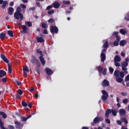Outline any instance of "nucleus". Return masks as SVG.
Masks as SVG:
<instances>
[{
    "instance_id": "nucleus-1",
    "label": "nucleus",
    "mask_w": 129,
    "mask_h": 129,
    "mask_svg": "<svg viewBox=\"0 0 129 129\" xmlns=\"http://www.w3.org/2000/svg\"><path fill=\"white\" fill-rule=\"evenodd\" d=\"M21 13H22V8L20 7H18L16 9V12L14 13V18L16 20H20V22H22L23 19H24V16Z\"/></svg>"
},
{
    "instance_id": "nucleus-2",
    "label": "nucleus",
    "mask_w": 129,
    "mask_h": 129,
    "mask_svg": "<svg viewBox=\"0 0 129 129\" xmlns=\"http://www.w3.org/2000/svg\"><path fill=\"white\" fill-rule=\"evenodd\" d=\"M36 52L37 54H39L40 55L39 56V60L42 65H45L46 64V61L44 58V54H43V51H42L40 49H37Z\"/></svg>"
},
{
    "instance_id": "nucleus-3",
    "label": "nucleus",
    "mask_w": 129,
    "mask_h": 129,
    "mask_svg": "<svg viewBox=\"0 0 129 129\" xmlns=\"http://www.w3.org/2000/svg\"><path fill=\"white\" fill-rule=\"evenodd\" d=\"M30 61L33 65H37V67H41V63L40 61H39V59H37V57H36L35 55L31 56Z\"/></svg>"
},
{
    "instance_id": "nucleus-4",
    "label": "nucleus",
    "mask_w": 129,
    "mask_h": 129,
    "mask_svg": "<svg viewBox=\"0 0 129 129\" xmlns=\"http://www.w3.org/2000/svg\"><path fill=\"white\" fill-rule=\"evenodd\" d=\"M51 34H58L59 32V29L56 26H51L49 28Z\"/></svg>"
},
{
    "instance_id": "nucleus-5",
    "label": "nucleus",
    "mask_w": 129,
    "mask_h": 129,
    "mask_svg": "<svg viewBox=\"0 0 129 129\" xmlns=\"http://www.w3.org/2000/svg\"><path fill=\"white\" fill-rule=\"evenodd\" d=\"M102 93L103 95L101 97V99L103 101H105V100L108 98V93H107L104 90L102 91Z\"/></svg>"
},
{
    "instance_id": "nucleus-6",
    "label": "nucleus",
    "mask_w": 129,
    "mask_h": 129,
    "mask_svg": "<svg viewBox=\"0 0 129 129\" xmlns=\"http://www.w3.org/2000/svg\"><path fill=\"white\" fill-rule=\"evenodd\" d=\"M102 120H103L102 117H96L94 119L93 122L92 123V125H94V124L98 123V122L102 121Z\"/></svg>"
},
{
    "instance_id": "nucleus-7",
    "label": "nucleus",
    "mask_w": 129,
    "mask_h": 129,
    "mask_svg": "<svg viewBox=\"0 0 129 129\" xmlns=\"http://www.w3.org/2000/svg\"><path fill=\"white\" fill-rule=\"evenodd\" d=\"M15 124L16 128L17 129H22L24 127V123L19 121H16L15 122Z\"/></svg>"
},
{
    "instance_id": "nucleus-8",
    "label": "nucleus",
    "mask_w": 129,
    "mask_h": 129,
    "mask_svg": "<svg viewBox=\"0 0 129 129\" xmlns=\"http://www.w3.org/2000/svg\"><path fill=\"white\" fill-rule=\"evenodd\" d=\"M44 72L47 75H53V71L50 68H47L45 69Z\"/></svg>"
},
{
    "instance_id": "nucleus-9",
    "label": "nucleus",
    "mask_w": 129,
    "mask_h": 129,
    "mask_svg": "<svg viewBox=\"0 0 129 129\" xmlns=\"http://www.w3.org/2000/svg\"><path fill=\"white\" fill-rule=\"evenodd\" d=\"M21 27L23 29V30L20 31L21 33L22 34H25L27 33V31L29 30V28H28L26 25H22Z\"/></svg>"
},
{
    "instance_id": "nucleus-10",
    "label": "nucleus",
    "mask_w": 129,
    "mask_h": 129,
    "mask_svg": "<svg viewBox=\"0 0 129 129\" xmlns=\"http://www.w3.org/2000/svg\"><path fill=\"white\" fill-rule=\"evenodd\" d=\"M0 5H2V9H6V7H7V5H8V1H4V0H0Z\"/></svg>"
},
{
    "instance_id": "nucleus-11",
    "label": "nucleus",
    "mask_w": 129,
    "mask_h": 129,
    "mask_svg": "<svg viewBox=\"0 0 129 129\" xmlns=\"http://www.w3.org/2000/svg\"><path fill=\"white\" fill-rule=\"evenodd\" d=\"M1 59H2V60H3L4 62H5V63H7V64L9 63V59H8V58H7V56H6L5 54H1Z\"/></svg>"
},
{
    "instance_id": "nucleus-12",
    "label": "nucleus",
    "mask_w": 129,
    "mask_h": 129,
    "mask_svg": "<svg viewBox=\"0 0 129 129\" xmlns=\"http://www.w3.org/2000/svg\"><path fill=\"white\" fill-rule=\"evenodd\" d=\"M1 59H2V60H3L4 62H5V63H7V64L9 63V59H8V58H7V56H6L5 54H1Z\"/></svg>"
},
{
    "instance_id": "nucleus-13",
    "label": "nucleus",
    "mask_w": 129,
    "mask_h": 129,
    "mask_svg": "<svg viewBox=\"0 0 129 129\" xmlns=\"http://www.w3.org/2000/svg\"><path fill=\"white\" fill-rule=\"evenodd\" d=\"M106 59V55L104 52H101V61L103 62Z\"/></svg>"
},
{
    "instance_id": "nucleus-14",
    "label": "nucleus",
    "mask_w": 129,
    "mask_h": 129,
    "mask_svg": "<svg viewBox=\"0 0 129 129\" xmlns=\"http://www.w3.org/2000/svg\"><path fill=\"white\" fill-rule=\"evenodd\" d=\"M102 85L103 87L105 86H109V82L107 80H104L102 82Z\"/></svg>"
},
{
    "instance_id": "nucleus-15",
    "label": "nucleus",
    "mask_w": 129,
    "mask_h": 129,
    "mask_svg": "<svg viewBox=\"0 0 129 129\" xmlns=\"http://www.w3.org/2000/svg\"><path fill=\"white\" fill-rule=\"evenodd\" d=\"M119 114L121 116L125 115L126 114V111L124 109H120L119 110Z\"/></svg>"
},
{
    "instance_id": "nucleus-16",
    "label": "nucleus",
    "mask_w": 129,
    "mask_h": 129,
    "mask_svg": "<svg viewBox=\"0 0 129 129\" xmlns=\"http://www.w3.org/2000/svg\"><path fill=\"white\" fill-rule=\"evenodd\" d=\"M111 113V109H108L106 110L105 112V117H107V118H108L109 117V114Z\"/></svg>"
},
{
    "instance_id": "nucleus-17",
    "label": "nucleus",
    "mask_w": 129,
    "mask_h": 129,
    "mask_svg": "<svg viewBox=\"0 0 129 129\" xmlns=\"http://www.w3.org/2000/svg\"><path fill=\"white\" fill-rule=\"evenodd\" d=\"M8 13L10 16H12L14 14V8L13 7H9L8 9Z\"/></svg>"
},
{
    "instance_id": "nucleus-18",
    "label": "nucleus",
    "mask_w": 129,
    "mask_h": 129,
    "mask_svg": "<svg viewBox=\"0 0 129 129\" xmlns=\"http://www.w3.org/2000/svg\"><path fill=\"white\" fill-rule=\"evenodd\" d=\"M36 40L37 43H44L45 42V40L42 37H36Z\"/></svg>"
},
{
    "instance_id": "nucleus-19",
    "label": "nucleus",
    "mask_w": 129,
    "mask_h": 129,
    "mask_svg": "<svg viewBox=\"0 0 129 129\" xmlns=\"http://www.w3.org/2000/svg\"><path fill=\"white\" fill-rule=\"evenodd\" d=\"M7 75V72L6 71L2 70L0 71V78H3L4 76H6Z\"/></svg>"
},
{
    "instance_id": "nucleus-20",
    "label": "nucleus",
    "mask_w": 129,
    "mask_h": 129,
    "mask_svg": "<svg viewBox=\"0 0 129 129\" xmlns=\"http://www.w3.org/2000/svg\"><path fill=\"white\" fill-rule=\"evenodd\" d=\"M52 7H53L54 9H59V8H60V4H59V3H57L56 2H54L52 4Z\"/></svg>"
},
{
    "instance_id": "nucleus-21",
    "label": "nucleus",
    "mask_w": 129,
    "mask_h": 129,
    "mask_svg": "<svg viewBox=\"0 0 129 129\" xmlns=\"http://www.w3.org/2000/svg\"><path fill=\"white\" fill-rule=\"evenodd\" d=\"M119 73H120V71L116 70L114 72V75L115 76L116 78H118L119 77Z\"/></svg>"
},
{
    "instance_id": "nucleus-22",
    "label": "nucleus",
    "mask_w": 129,
    "mask_h": 129,
    "mask_svg": "<svg viewBox=\"0 0 129 129\" xmlns=\"http://www.w3.org/2000/svg\"><path fill=\"white\" fill-rule=\"evenodd\" d=\"M121 61V58L119 55H116L114 59V62H120Z\"/></svg>"
},
{
    "instance_id": "nucleus-23",
    "label": "nucleus",
    "mask_w": 129,
    "mask_h": 129,
    "mask_svg": "<svg viewBox=\"0 0 129 129\" xmlns=\"http://www.w3.org/2000/svg\"><path fill=\"white\" fill-rule=\"evenodd\" d=\"M6 33H1L0 34V39L2 40V41H4L6 39Z\"/></svg>"
},
{
    "instance_id": "nucleus-24",
    "label": "nucleus",
    "mask_w": 129,
    "mask_h": 129,
    "mask_svg": "<svg viewBox=\"0 0 129 129\" xmlns=\"http://www.w3.org/2000/svg\"><path fill=\"white\" fill-rule=\"evenodd\" d=\"M111 113H112L113 116H116V115L117 114V110L112 109H111Z\"/></svg>"
},
{
    "instance_id": "nucleus-25",
    "label": "nucleus",
    "mask_w": 129,
    "mask_h": 129,
    "mask_svg": "<svg viewBox=\"0 0 129 129\" xmlns=\"http://www.w3.org/2000/svg\"><path fill=\"white\" fill-rule=\"evenodd\" d=\"M41 67H38V65L35 68V70L37 73L39 75H40V74L41 73V69H40Z\"/></svg>"
},
{
    "instance_id": "nucleus-26",
    "label": "nucleus",
    "mask_w": 129,
    "mask_h": 129,
    "mask_svg": "<svg viewBox=\"0 0 129 129\" xmlns=\"http://www.w3.org/2000/svg\"><path fill=\"white\" fill-rule=\"evenodd\" d=\"M121 67H127L128 66V62L126 61H123L121 63Z\"/></svg>"
},
{
    "instance_id": "nucleus-27",
    "label": "nucleus",
    "mask_w": 129,
    "mask_h": 129,
    "mask_svg": "<svg viewBox=\"0 0 129 129\" xmlns=\"http://www.w3.org/2000/svg\"><path fill=\"white\" fill-rule=\"evenodd\" d=\"M0 127L1 129H8L5 127V126L4 125V121H3V120H2V119L1 118H0Z\"/></svg>"
},
{
    "instance_id": "nucleus-28",
    "label": "nucleus",
    "mask_w": 129,
    "mask_h": 129,
    "mask_svg": "<svg viewBox=\"0 0 129 129\" xmlns=\"http://www.w3.org/2000/svg\"><path fill=\"white\" fill-rule=\"evenodd\" d=\"M121 121L125 123V124H127L128 123V121H127V119H126V117H124L121 118Z\"/></svg>"
},
{
    "instance_id": "nucleus-29",
    "label": "nucleus",
    "mask_w": 129,
    "mask_h": 129,
    "mask_svg": "<svg viewBox=\"0 0 129 129\" xmlns=\"http://www.w3.org/2000/svg\"><path fill=\"white\" fill-rule=\"evenodd\" d=\"M108 47H109L108 41H106L103 45V48H104L105 49H107V48H108Z\"/></svg>"
},
{
    "instance_id": "nucleus-30",
    "label": "nucleus",
    "mask_w": 129,
    "mask_h": 129,
    "mask_svg": "<svg viewBox=\"0 0 129 129\" xmlns=\"http://www.w3.org/2000/svg\"><path fill=\"white\" fill-rule=\"evenodd\" d=\"M0 114L2 115V116L3 117V118H7V117H8L7 114H6V113H5L4 112L1 111Z\"/></svg>"
},
{
    "instance_id": "nucleus-31",
    "label": "nucleus",
    "mask_w": 129,
    "mask_h": 129,
    "mask_svg": "<svg viewBox=\"0 0 129 129\" xmlns=\"http://www.w3.org/2000/svg\"><path fill=\"white\" fill-rule=\"evenodd\" d=\"M116 82H118V83H120L123 81V79L119 77L118 78H116Z\"/></svg>"
},
{
    "instance_id": "nucleus-32",
    "label": "nucleus",
    "mask_w": 129,
    "mask_h": 129,
    "mask_svg": "<svg viewBox=\"0 0 129 129\" xmlns=\"http://www.w3.org/2000/svg\"><path fill=\"white\" fill-rule=\"evenodd\" d=\"M126 44V41L124 40H121L119 42L120 46H124Z\"/></svg>"
},
{
    "instance_id": "nucleus-33",
    "label": "nucleus",
    "mask_w": 129,
    "mask_h": 129,
    "mask_svg": "<svg viewBox=\"0 0 129 129\" xmlns=\"http://www.w3.org/2000/svg\"><path fill=\"white\" fill-rule=\"evenodd\" d=\"M120 33L122 35H125V34L127 33V31H126V30H125L121 29H120Z\"/></svg>"
},
{
    "instance_id": "nucleus-34",
    "label": "nucleus",
    "mask_w": 129,
    "mask_h": 129,
    "mask_svg": "<svg viewBox=\"0 0 129 129\" xmlns=\"http://www.w3.org/2000/svg\"><path fill=\"white\" fill-rule=\"evenodd\" d=\"M8 34L10 36V37H11L12 38H13V37H14V33H13L12 31L8 30Z\"/></svg>"
},
{
    "instance_id": "nucleus-35",
    "label": "nucleus",
    "mask_w": 129,
    "mask_h": 129,
    "mask_svg": "<svg viewBox=\"0 0 129 129\" xmlns=\"http://www.w3.org/2000/svg\"><path fill=\"white\" fill-rule=\"evenodd\" d=\"M121 69L122 71H124V73L127 74V68H126L125 67H121Z\"/></svg>"
},
{
    "instance_id": "nucleus-36",
    "label": "nucleus",
    "mask_w": 129,
    "mask_h": 129,
    "mask_svg": "<svg viewBox=\"0 0 129 129\" xmlns=\"http://www.w3.org/2000/svg\"><path fill=\"white\" fill-rule=\"evenodd\" d=\"M25 25H26V26H28V27H32V26H33V24H32V22H31V21L25 22Z\"/></svg>"
},
{
    "instance_id": "nucleus-37",
    "label": "nucleus",
    "mask_w": 129,
    "mask_h": 129,
    "mask_svg": "<svg viewBox=\"0 0 129 129\" xmlns=\"http://www.w3.org/2000/svg\"><path fill=\"white\" fill-rule=\"evenodd\" d=\"M23 71L25 72H30V70H29V68H28V67L25 66L23 67Z\"/></svg>"
},
{
    "instance_id": "nucleus-38",
    "label": "nucleus",
    "mask_w": 129,
    "mask_h": 129,
    "mask_svg": "<svg viewBox=\"0 0 129 129\" xmlns=\"http://www.w3.org/2000/svg\"><path fill=\"white\" fill-rule=\"evenodd\" d=\"M8 71L10 74H12V66L8 64Z\"/></svg>"
},
{
    "instance_id": "nucleus-39",
    "label": "nucleus",
    "mask_w": 129,
    "mask_h": 129,
    "mask_svg": "<svg viewBox=\"0 0 129 129\" xmlns=\"http://www.w3.org/2000/svg\"><path fill=\"white\" fill-rule=\"evenodd\" d=\"M119 76H120V78H123L124 77V73L123 72H120Z\"/></svg>"
},
{
    "instance_id": "nucleus-40",
    "label": "nucleus",
    "mask_w": 129,
    "mask_h": 129,
    "mask_svg": "<svg viewBox=\"0 0 129 129\" xmlns=\"http://www.w3.org/2000/svg\"><path fill=\"white\" fill-rule=\"evenodd\" d=\"M98 71L101 73L102 71H103V68H102L101 66H98L97 67Z\"/></svg>"
},
{
    "instance_id": "nucleus-41",
    "label": "nucleus",
    "mask_w": 129,
    "mask_h": 129,
    "mask_svg": "<svg viewBox=\"0 0 129 129\" xmlns=\"http://www.w3.org/2000/svg\"><path fill=\"white\" fill-rule=\"evenodd\" d=\"M42 28H43V29H47V28H48V26L47 25V24L46 23H42Z\"/></svg>"
},
{
    "instance_id": "nucleus-42",
    "label": "nucleus",
    "mask_w": 129,
    "mask_h": 129,
    "mask_svg": "<svg viewBox=\"0 0 129 129\" xmlns=\"http://www.w3.org/2000/svg\"><path fill=\"white\" fill-rule=\"evenodd\" d=\"M21 121H27V120H28V119L27 118V117H24V116H22L21 117Z\"/></svg>"
},
{
    "instance_id": "nucleus-43",
    "label": "nucleus",
    "mask_w": 129,
    "mask_h": 129,
    "mask_svg": "<svg viewBox=\"0 0 129 129\" xmlns=\"http://www.w3.org/2000/svg\"><path fill=\"white\" fill-rule=\"evenodd\" d=\"M22 105L24 106L25 107H26V106H28V104L26 103L25 101H22Z\"/></svg>"
},
{
    "instance_id": "nucleus-44",
    "label": "nucleus",
    "mask_w": 129,
    "mask_h": 129,
    "mask_svg": "<svg viewBox=\"0 0 129 129\" xmlns=\"http://www.w3.org/2000/svg\"><path fill=\"white\" fill-rule=\"evenodd\" d=\"M20 7H21V8H22L23 11H25V10H26V8H27V7L26 6V5L25 4H21L20 5Z\"/></svg>"
},
{
    "instance_id": "nucleus-45",
    "label": "nucleus",
    "mask_w": 129,
    "mask_h": 129,
    "mask_svg": "<svg viewBox=\"0 0 129 129\" xmlns=\"http://www.w3.org/2000/svg\"><path fill=\"white\" fill-rule=\"evenodd\" d=\"M62 3L64 5H70L71 3L70 1H62Z\"/></svg>"
},
{
    "instance_id": "nucleus-46",
    "label": "nucleus",
    "mask_w": 129,
    "mask_h": 129,
    "mask_svg": "<svg viewBox=\"0 0 129 129\" xmlns=\"http://www.w3.org/2000/svg\"><path fill=\"white\" fill-rule=\"evenodd\" d=\"M115 63V66L116 67H120V63L118 62V61L114 62Z\"/></svg>"
},
{
    "instance_id": "nucleus-47",
    "label": "nucleus",
    "mask_w": 129,
    "mask_h": 129,
    "mask_svg": "<svg viewBox=\"0 0 129 129\" xmlns=\"http://www.w3.org/2000/svg\"><path fill=\"white\" fill-rule=\"evenodd\" d=\"M122 102L123 103H124V104L127 103V102H128V99H124L122 100Z\"/></svg>"
},
{
    "instance_id": "nucleus-48",
    "label": "nucleus",
    "mask_w": 129,
    "mask_h": 129,
    "mask_svg": "<svg viewBox=\"0 0 129 129\" xmlns=\"http://www.w3.org/2000/svg\"><path fill=\"white\" fill-rule=\"evenodd\" d=\"M18 94L19 95H22L23 94V91L21 89H18Z\"/></svg>"
},
{
    "instance_id": "nucleus-49",
    "label": "nucleus",
    "mask_w": 129,
    "mask_h": 129,
    "mask_svg": "<svg viewBox=\"0 0 129 129\" xmlns=\"http://www.w3.org/2000/svg\"><path fill=\"white\" fill-rule=\"evenodd\" d=\"M47 14H48V15H51L54 14V11L53 10H51V11H48Z\"/></svg>"
},
{
    "instance_id": "nucleus-50",
    "label": "nucleus",
    "mask_w": 129,
    "mask_h": 129,
    "mask_svg": "<svg viewBox=\"0 0 129 129\" xmlns=\"http://www.w3.org/2000/svg\"><path fill=\"white\" fill-rule=\"evenodd\" d=\"M109 71L111 72V74H112V73H113V71H114V70L112 68L110 67L109 68Z\"/></svg>"
},
{
    "instance_id": "nucleus-51",
    "label": "nucleus",
    "mask_w": 129,
    "mask_h": 129,
    "mask_svg": "<svg viewBox=\"0 0 129 129\" xmlns=\"http://www.w3.org/2000/svg\"><path fill=\"white\" fill-rule=\"evenodd\" d=\"M129 81V75H127L125 78V82H127Z\"/></svg>"
},
{
    "instance_id": "nucleus-52",
    "label": "nucleus",
    "mask_w": 129,
    "mask_h": 129,
    "mask_svg": "<svg viewBox=\"0 0 129 129\" xmlns=\"http://www.w3.org/2000/svg\"><path fill=\"white\" fill-rule=\"evenodd\" d=\"M118 43H119V41H114L113 42V45H114V46H118Z\"/></svg>"
},
{
    "instance_id": "nucleus-53",
    "label": "nucleus",
    "mask_w": 129,
    "mask_h": 129,
    "mask_svg": "<svg viewBox=\"0 0 129 129\" xmlns=\"http://www.w3.org/2000/svg\"><path fill=\"white\" fill-rule=\"evenodd\" d=\"M49 23H55V20L53 19H50L48 20Z\"/></svg>"
},
{
    "instance_id": "nucleus-54",
    "label": "nucleus",
    "mask_w": 129,
    "mask_h": 129,
    "mask_svg": "<svg viewBox=\"0 0 129 129\" xmlns=\"http://www.w3.org/2000/svg\"><path fill=\"white\" fill-rule=\"evenodd\" d=\"M124 20L125 21H129V14H127L126 16L124 17Z\"/></svg>"
},
{
    "instance_id": "nucleus-55",
    "label": "nucleus",
    "mask_w": 129,
    "mask_h": 129,
    "mask_svg": "<svg viewBox=\"0 0 129 129\" xmlns=\"http://www.w3.org/2000/svg\"><path fill=\"white\" fill-rule=\"evenodd\" d=\"M105 121L106 122V123H108V124H109V123H110V120H109V119H108V118H106Z\"/></svg>"
},
{
    "instance_id": "nucleus-56",
    "label": "nucleus",
    "mask_w": 129,
    "mask_h": 129,
    "mask_svg": "<svg viewBox=\"0 0 129 129\" xmlns=\"http://www.w3.org/2000/svg\"><path fill=\"white\" fill-rule=\"evenodd\" d=\"M117 35H118V32H117V31H114L112 34V35L115 36V37H116V36H118Z\"/></svg>"
},
{
    "instance_id": "nucleus-57",
    "label": "nucleus",
    "mask_w": 129,
    "mask_h": 129,
    "mask_svg": "<svg viewBox=\"0 0 129 129\" xmlns=\"http://www.w3.org/2000/svg\"><path fill=\"white\" fill-rule=\"evenodd\" d=\"M7 78H4L2 79V82L6 83V82H7Z\"/></svg>"
},
{
    "instance_id": "nucleus-58",
    "label": "nucleus",
    "mask_w": 129,
    "mask_h": 129,
    "mask_svg": "<svg viewBox=\"0 0 129 129\" xmlns=\"http://www.w3.org/2000/svg\"><path fill=\"white\" fill-rule=\"evenodd\" d=\"M15 82H16L17 85H18V86H20V85H21V84H22V82L18 81V80H16Z\"/></svg>"
},
{
    "instance_id": "nucleus-59",
    "label": "nucleus",
    "mask_w": 129,
    "mask_h": 129,
    "mask_svg": "<svg viewBox=\"0 0 129 129\" xmlns=\"http://www.w3.org/2000/svg\"><path fill=\"white\" fill-rule=\"evenodd\" d=\"M116 41L118 42H119V41H120V37L118 35L116 36Z\"/></svg>"
},
{
    "instance_id": "nucleus-60",
    "label": "nucleus",
    "mask_w": 129,
    "mask_h": 129,
    "mask_svg": "<svg viewBox=\"0 0 129 129\" xmlns=\"http://www.w3.org/2000/svg\"><path fill=\"white\" fill-rule=\"evenodd\" d=\"M52 8H53V5L49 6L46 8V10H47V11H49V10H50V9H52Z\"/></svg>"
},
{
    "instance_id": "nucleus-61",
    "label": "nucleus",
    "mask_w": 129,
    "mask_h": 129,
    "mask_svg": "<svg viewBox=\"0 0 129 129\" xmlns=\"http://www.w3.org/2000/svg\"><path fill=\"white\" fill-rule=\"evenodd\" d=\"M8 128L9 129H15V127L12 125H8Z\"/></svg>"
},
{
    "instance_id": "nucleus-62",
    "label": "nucleus",
    "mask_w": 129,
    "mask_h": 129,
    "mask_svg": "<svg viewBox=\"0 0 129 129\" xmlns=\"http://www.w3.org/2000/svg\"><path fill=\"white\" fill-rule=\"evenodd\" d=\"M107 71V70L106 69H104L103 72V75H106V72Z\"/></svg>"
},
{
    "instance_id": "nucleus-63",
    "label": "nucleus",
    "mask_w": 129,
    "mask_h": 129,
    "mask_svg": "<svg viewBox=\"0 0 129 129\" xmlns=\"http://www.w3.org/2000/svg\"><path fill=\"white\" fill-rule=\"evenodd\" d=\"M43 34H44V35H47V34H48V30H47V29H44Z\"/></svg>"
},
{
    "instance_id": "nucleus-64",
    "label": "nucleus",
    "mask_w": 129,
    "mask_h": 129,
    "mask_svg": "<svg viewBox=\"0 0 129 129\" xmlns=\"http://www.w3.org/2000/svg\"><path fill=\"white\" fill-rule=\"evenodd\" d=\"M117 124H119V125H121V124H122L121 121L119 120H117Z\"/></svg>"
}]
</instances>
